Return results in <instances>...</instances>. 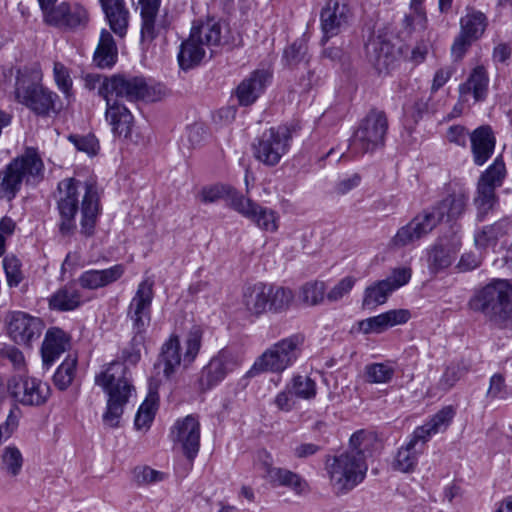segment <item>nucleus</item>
Wrapping results in <instances>:
<instances>
[{
  "instance_id": "36",
  "label": "nucleus",
  "mask_w": 512,
  "mask_h": 512,
  "mask_svg": "<svg viewBox=\"0 0 512 512\" xmlns=\"http://www.w3.org/2000/svg\"><path fill=\"white\" fill-rule=\"evenodd\" d=\"M424 452L423 449L408 441L400 447L395 455L392 468L402 473H412L415 471L419 456Z\"/></svg>"
},
{
  "instance_id": "33",
  "label": "nucleus",
  "mask_w": 512,
  "mask_h": 512,
  "mask_svg": "<svg viewBox=\"0 0 512 512\" xmlns=\"http://www.w3.org/2000/svg\"><path fill=\"white\" fill-rule=\"evenodd\" d=\"M489 78L487 71L483 66H477L473 69L467 81L460 85L459 92L461 98L472 94L475 101H482L486 98Z\"/></svg>"
},
{
  "instance_id": "43",
  "label": "nucleus",
  "mask_w": 512,
  "mask_h": 512,
  "mask_svg": "<svg viewBox=\"0 0 512 512\" xmlns=\"http://www.w3.org/2000/svg\"><path fill=\"white\" fill-rule=\"evenodd\" d=\"M76 371L77 357L74 355H68L54 373V385L59 390H66L72 384Z\"/></svg>"
},
{
  "instance_id": "51",
  "label": "nucleus",
  "mask_w": 512,
  "mask_h": 512,
  "mask_svg": "<svg viewBox=\"0 0 512 512\" xmlns=\"http://www.w3.org/2000/svg\"><path fill=\"white\" fill-rule=\"evenodd\" d=\"M307 44L303 40H296L284 50L283 58L286 64L294 67L301 63L307 64Z\"/></svg>"
},
{
  "instance_id": "3",
  "label": "nucleus",
  "mask_w": 512,
  "mask_h": 512,
  "mask_svg": "<svg viewBox=\"0 0 512 512\" xmlns=\"http://www.w3.org/2000/svg\"><path fill=\"white\" fill-rule=\"evenodd\" d=\"M468 199V194L462 191L449 193L431 211L418 214L401 227L392 238L393 246L403 247L412 244L430 233L441 221L458 219L465 212Z\"/></svg>"
},
{
  "instance_id": "60",
  "label": "nucleus",
  "mask_w": 512,
  "mask_h": 512,
  "mask_svg": "<svg viewBox=\"0 0 512 512\" xmlns=\"http://www.w3.org/2000/svg\"><path fill=\"white\" fill-rule=\"evenodd\" d=\"M157 14L158 13H140L142 42H151L156 38L158 34L156 27Z\"/></svg>"
},
{
  "instance_id": "54",
  "label": "nucleus",
  "mask_w": 512,
  "mask_h": 512,
  "mask_svg": "<svg viewBox=\"0 0 512 512\" xmlns=\"http://www.w3.org/2000/svg\"><path fill=\"white\" fill-rule=\"evenodd\" d=\"M511 396L505 383V378L502 374L496 373L491 376L489 381V388L486 393L488 399H502L505 400Z\"/></svg>"
},
{
  "instance_id": "16",
  "label": "nucleus",
  "mask_w": 512,
  "mask_h": 512,
  "mask_svg": "<svg viewBox=\"0 0 512 512\" xmlns=\"http://www.w3.org/2000/svg\"><path fill=\"white\" fill-rule=\"evenodd\" d=\"M154 280L145 277L137 286L127 308V319L131 322L132 332H147L151 323V307L154 298Z\"/></svg>"
},
{
  "instance_id": "32",
  "label": "nucleus",
  "mask_w": 512,
  "mask_h": 512,
  "mask_svg": "<svg viewBox=\"0 0 512 512\" xmlns=\"http://www.w3.org/2000/svg\"><path fill=\"white\" fill-rule=\"evenodd\" d=\"M512 230V223L508 219H501L491 225H486L475 231L474 243L478 249L494 247L504 236Z\"/></svg>"
},
{
  "instance_id": "4",
  "label": "nucleus",
  "mask_w": 512,
  "mask_h": 512,
  "mask_svg": "<svg viewBox=\"0 0 512 512\" xmlns=\"http://www.w3.org/2000/svg\"><path fill=\"white\" fill-rule=\"evenodd\" d=\"M127 367L121 361H112L96 374L95 384L100 386L108 395L104 422L110 427L118 426L132 392V385L127 376Z\"/></svg>"
},
{
  "instance_id": "22",
  "label": "nucleus",
  "mask_w": 512,
  "mask_h": 512,
  "mask_svg": "<svg viewBox=\"0 0 512 512\" xmlns=\"http://www.w3.org/2000/svg\"><path fill=\"white\" fill-rule=\"evenodd\" d=\"M42 329V320L25 312L15 311L7 317V332L16 344L29 346L40 337Z\"/></svg>"
},
{
  "instance_id": "63",
  "label": "nucleus",
  "mask_w": 512,
  "mask_h": 512,
  "mask_svg": "<svg viewBox=\"0 0 512 512\" xmlns=\"http://www.w3.org/2000/svg\"><path fill=\"white\" fill-rule=\"evenodd\" d=\"M19 413L20 411L17 408L11 409L6 421L0 424V441L2 439L7 440L16 430L19 424Z\"/></svg>"
},
{
  "instance_id": "50",
  "label": "nucleus",
  "mask_w": 512,
  "mask_h": 512,
  "mask_svg": "<svg viewBox=\"0 0 512 512\" xmlns=\"http://www.w3.org/2000/svg\"><path fill=\"white\" fill-rule=\"evenodd\" d=\"M145 341V333L132 332V338L128 347L122 351V359L129 364H137L141 359V350L145 345Z\"/></svg>"
},
{
  "instance_id": "2",
  "label": "nucleus",
  "mask_w": 512,
  "mask_h": 512,
  "mask_svg": "<svg viewBox=\"0 0 512 512\" xmlns=\"http://www.w3.org/2000/svg\"><path fill=\"white\" fill-rule=\"evenodd\" d=\"M106 102L105 118L115 135L128 137L131 134L133 116L125 102L135 103L139 100L155 101L151 88L140 76L113 74L108 77L102 88Z\"/></svg>"
},
{
  "instance_id": "21",
  "label": "nucleus",
  "mask_w": 512,
  "mask_h": 512,
  "mask_svg": "<svg viewBox=\"0 0 512 512\" xmlns=\"http://www.w3.org/2000/svg\"><path fill=\"white\" fill-rule=\"evenodd\" d=\"M239 362L236 356L227 349L220 350L213 356L200 372L199 389L207 391L221 383L225 377L236 369Z\"/></svg>"
},
{
  "instance_id": "53",
  "label": "nucleus",
  "mask_w": 512,
  "mask_h": 512,
  "mask_svg": "<svg viewBox=\"0 0 512 512\" xmlns=\"http://www.w3.org/2000/svg\"><path fill=\"white\" fill-rule=\"evenodd\" d=\"M455 416V410L452 406H445L434 414L427 422L432 427V430L437 434L444 432L451 424Z\"/></svg>"
},
{
  "instance_id": "11",
  "label": "nucleus",
  "mask_w": 512,
  "mask_h": 512,
  "mask_svg": "<svg viewBox=\"0 0 512 512\" xmlns=\"http://www.w3.org/2000/svg\"><path fill=\"white\" fill-rule=\"evenodd\" d=\"M326 470L336 495H346L366 478L368 464L365 457L341 452L328 459Z\"/></svg>"
},
{
  "instance_id": "45",
  "label": "nucleus",
  "mask_w": 512,
  "mask_h": 512,
  "mask_svg": "<svg viewBox=\"0 0 512 512\" xmlns=\"http://www.w3.org/2000/svg\"><path fill=\"white\" fill-rule=\"evenodd\" d=\"M23 466V457L16 446H7L2 450L0 468L11 476H17Z\"/></svg>"
},
{
  "instance_id": "55",
  "label": "nucleus",
  "mask_w": 512,
  "mask_h": 512,
  "mask_svg": "<svg viewBox=\"0 0 512 512\" xmlns=\"http://www.w3.org/2000/svg\"><path fill=\"white\" fill-rule=\"evenodd\" d=\"M53 75L58 89L67 97L70 96L72 91V79L68 68L61 62H55L53 66Z\"/></svg>"
},
{
  "instance_id": "46",
  "label": "nucleus",
  "mask_w": 512,
  "mask_h": 512,
  "mask_svg": "<svg viewBox=\"0 0 512 512\" xmlns=\"http://www.w3.org/2000/svg\"><path fill=\"white\" fill-rule=\"evenodd\" d=\"M157 409V398L150 393L149 397L141 404L135 417L134 425L140 429H148L151 425Z\"/></svg>"
},
{
  "instance_id": "19",
  "label": "nucleus",
  "mask_w": 512,
  "mask_h": 512,
  "mask_svg": "<svg viewBox=\"0 0 512 512\" xmlns=\"http://www.w3.org/2000/svg\"><path fill=\"white\" fill-rule=\"evenodd\" d=\"M230 207L243 217L252 221L261 230L274 233L279 227V215L276 211L263 207L245 197L236 195L232 198Z\"/></svg>"
},
{
  "instance_id": "6",
  "label": "nucleus",
  "mask_w": 512,
  "mask_h": 512,
  "mask_svg": "<svg viewBox=\"0 0 512 512\" xmlns=\"http://www.w3.org/2000/svg\"><path fill=\"white\" fill-rule=\"evenodd\" d=\"M39 68H24L16 76L14 98L37 116H48L56 111L58 95L42 83Z\"/></svg>"
},
{
  "instance_id": "17",
  "label": "nucleus",
  "mask_w": 512,
  "mask_h": 512,
  "mask_svg": "<svg viewBox=\"0 0 512 512\" xmlns=\"http://www.w3.org/2000/svg\"><path fill=\"white\" fill-rule=\"evenodd\" d=\"M169 436L184 456L193 461L200 449L201 425L198 416L191 414L177 419L170 428Z\"/></svg>"
},
{
  "instance_id": "49",
  "label": "nucleus",
  "mask_w": 512,
  "mask_h": 512,
  "mask_svg": "<svg viewBox=\"0 0 512 512\" xmlns=\"http://www.w3.org/2000/svg\"><path fill=\"white\" fill-rule=\"evenodd\" d=\"M373 441L374 437L371 433L364 430L356 431L351 435L349 448L345 452H351L366 458V453L369 451Z\"/></svg>"
},
{
  "instance_id": "7",
  "label": "nucleus",
  "mask_w": 512,
  "mask_h": 512,
  "mask_svg": "<svg viewBox=\"0 0 512 512\" xmlns=\"http://www.w3.org/2000/svg\"><path fill=\"white\" fill-rule=\"evenodd\" d=\"M470 306L495 324L512 329V285L507 280L497 279L486 285L477 292Z\"/></svg>"
},
{
  "instance_id": "24",
  "label": "nucleus",
  "mask_w": 512,
  "mask_h": 512,
  "mask_svg": "<svg viewBox=\"0 0 512 512\" xmlns=\"http://www.w3.org/2000/svg\"><path fill=\"white\" fill-rule=\"evenodd\" d=\"M411 319L408 309H392L359 321V330L364 334H381L390 328L404 325Z\"/></svg>"
},
{
  "instance_id": "30",
  "label": "nucleus",
  "mask_w": 512,
  "mask_h": 512,
  "mask_svg": "<svg viewBox=\"0 0 512 512\" xmlns=\"http://www.w3.org/2000/svg\"><path fill=\"white\" fill-rule=\"evenodd\" d=\"M471 149L476 165H483L493 154L495 137L489 126H480L470 134Z\"/></svg>"
},
{
  "instance_id": "25",
  "label": "nucleus",
  "mask_w": 512,
  "mask_h": 512,
  "mask_svg": "<svg viewBox=\"0 0 512 512\" xmlns=\"http://www.w3.org/2000/svg\"><path fill=\"white\" fill-rule=\"evenodd\" d=\"M110 29L120 38L126 36L130 12L124 0H99Z\"/></svg>"
},
{
  "instance_id": "64",
  "label": "nucleus",
  "mask_w": 512,
  "mask_h": 512,
  "mask_svg": "<svg viewBox=\"0 0 512 512\" xmlns=\"http://www.w3.org/2000/svg\"><path fill=\"white\" fill-rule=\"evenodd\" d=\"M473 42V40L464 36V34L459 33L451 47V55L453 59L455 61L461 60Z\"/></svg>"
},
{
  "instance_id": "28",
  "label": "nucleus",
  "mask_w": 512,
  "mask_h": 512,
  "mask_svg": "<svg viewBox=\"0 0 512 512\" xmlns=\"http://www.w3.org/2000/svg\"><path fill=\"white\" fill-rule=\"evenodd\" d=\"M125 267L122 264H116L107 269H91L84 271L78 278L82 288L95 290L116 282L122 277Z\"/></svg>"
},
{
  "instance_id": "34",
  "label": "nucleus",
  "mask_w": 512,
  "mask_h": 512,
  "mask_svg": "<svg viewBox=\"0 0 512 512\" xmlns=\"http://www.w3.org/2000/svg\"><path fill=\"white\" fill-rule=\"evenodd\" d=\"M48 301L50 309L57 311H72L84 303L81 291L69 285L58 289Z\"/></svg>"
},
{
  "instance_id": "57",
  "label": "nucleus",
  "mask_w": 512,
  "mask_h": 512,
  "mask_svg": "<svg viewBox=\"0 0 512 512\" xmlns=\"http://www.w3.org/2000/svg\"><path fill=\"white\" fill-rule=\"evenodd\" d=\"M69 140L74 144L77 150L85 152L90 156L96 155L99 150V142L92 134L85 136L70 135Z\"/></svg>"
},
{
  "instance_id": "38",
  "label": "nucleus",
  "mask_w": 512,
  "mask_h": 512,
  "mask_svg": "<svg viewBox=\"0 0 512 512\" xmlns=\"http://www.w3.org/2000/svg\"><path fill=\"white\" fill-rule=\"evenodd\" d=\"M487 24V17L482 12L473 11L460 19V33L476 41L484 34Z\"/></svg>"
},
{
  "instance_id": "52",
  "label": "nucleus",
  "mask_w": 512,
  "mask_h": 512,
  "mask_svg": "<svg viewBox=\"0 0 512 512\" xmlns=\"http://www.w3.org/2000/svg\"><path fill=\"white\" fill-rule=\"evenodd\" d=\"M3 268L8 285L10 287L18 286L23 280L20 260L13 255H8L3 259Z\"/></svg>"
},
{
  "instance_id": "41",
  "label": "nucleus",
  "mask_w": 512,
  "mask_h": 512,
  "mask_svg": "<svg viewBox=\"0 0 512 512\" xmlns=\"http://www.w3.org/2000/svg\"><path fill=\"white\" fill-rule=\"evenodd\" d=\"M268 310L274 313H281L288 310L294 300L292 289L283 286L270 284Z\"/></svg>"
},
{
  "instance_id": "23",
  "label": "nucleus",
  "mask_w": 512,
  "mask_h": 512,
  "mask_svg": "<svg viewBox=\"0 0 512 512\" xmlns=\"http://www.w3.org/2000/svg\"><path fill=\"white\" fill-rule=\"evenodd\" d=\"M271 77L272 74L268 70L257 69L244 78L235 90L239 105H252L265 91Z\"/></svg>"
},
{
  "instance_id": "39",
  "label": "nucleus",
  "mask_w": 512,
  "mask_h": 512,
  "mask_svg": "<svg viewBox=\"0 0 512 512\" xmlns=\"http://www.w3.org/2000/svg\"><path fill=\"white\" fill-rule=\"evenodd\" d=\"M469 370L470 364L465 360L451 362L439 379L438 388L443 392L449 391Z\"/></svg>"
},
{
  "instance_id": "62",
  "label": "nucleus",
  "mask_w": 512,
  "mask_h": 512,
  "mask_svg": "<svg viewBox=\"0 0 512 512\" xmlns=\"http://www.w3.org/2000/svg\"><path fill=\"white\" fill-rule=\"evenodd\" d=\"M435 434L430 424L426 422L413 431L409 441L424 450L426 443Z\"/></svg>"
},
{
  "instance_id": "10",
  "label": "nucleus",
  "mask_w": 512,
  "mask_h": 512,
  "mask_svg": "<svg viewBox=\"0 0 512 512\" xmlns=\"http://www.w3.org/2000/svg\"><path fill=\"white\" fill-rule=\"evenodd\" d=\"M304 341V335L296 333L274 343L256 358L247 376L255 377L264 372L281 374L301 356Z\"/></svg>"
},
{
  "instance_id": "29",
  "label": "nucleus",
  "mask_w": 512,
  "mask_h": 512,
  "mask_svg": "<svg viewBox=\"0 0 512 512\" xmlns=\"http://www.w3.org/2000/svg\"><path fill=\"white\" fill-rule=\"evenodd\" d=\"M69 345V336L62 329L57 327L48 329L41 347L43 363L51 366Z\"/></svg>"
},
{
  "instance_id": "37",
  "label": "nucleus",
  "mask_w": 512,
  "mask_h": 512,
  "mask_svg": "<svg viewBox=\"0 0 512 512\" xmlns=\"http://www.w3.org/2000/svg\"><path fill=\"white\" fill-rule=\"evenodd\" d=\"M456 249L450 245L435 244L428 251V268L432 273H438L454 262Z\"/></svg>"
},
{
  "instance_id": "59",
  "label": "nucleus",
  "mask_w": 512,
  "mask_h": 512,
  "mask_svg": "<svg viewBox=\"0 0 512 512\" xmlns=\"http://www.w3.org/2000/svg\"><path fill=\"white\" fill-rule=\"evenodd\" d=\"M134 478L138 484L147 485L163 481L165 474L151 467L143 466L134 469Z\"/></svg>"
},
{
  "instance_id": "42",
  "label": "nucleus",
  "mask_w": 512,
  "mask_h": 512,
  "mask_svg": "<svg viewBox=\"0 0 512 512\" xmlns=\"http://www.w3.org/2000/svg\"><path fill=\"white\" fill-rule=\"evenodd\" d=\"M326 297V285L323 281L315 280L302 285L299 289V300L306 306H317Z\"/></svg>"
},
{
  "instance_id": "47",
  "label": "nucleus",
  "mask_w": 512,
  "mask_h": 512,
  "mask_svg": "<svg viewBox=\"0 0 512 512\" xmlns=\"http://www.w3.org/2000/svg\"><path fill=\"white\" fill-rule=\"evenodd\" d=\"M287 389H290L293 395L301 399L309 400L316 396V384L307 376H294L291 384L287 385Z\"/></svg>"
},
{
  "instance_id": "14",
  "label": "nucleus",
  "mask_w": 512,
  "mask_h": 512,
  "mask_svg": "<svg viewBox=\"0 0 512 512\" xmlns=\"http://www.w3.org/2000/svg\"><path fill=\"white\" fill-rule=\"evenodd\" d=\"M41 11L44 23L64 31L85 28L89 22L87 10L78 3L50 4L41 8Z\"/></svg>"
},
{
  "instance_id": "5",
  "label": "nucleus",
  "mask_w": 512,
  "mask_h": 512,
  "mask_svg": "<svg viewBox=\"0 0 512 512\" xmlns=\"http://www.w3.org/2000/svg\"><path fill=\"white\" fill-rule=\"evenodd\" d=\"M231 41L228 24L208 20L193 27L189 38L182 42L178 53V62L183 70L198 65L205 56V46L208 48L229 44Z\"/></svg>"
},
{
  "instance_id": "35",
  "label": "nucleus",
  "mask_w": 512,
  "mask_h": 512,
  "mask_svg": "<svg viewBox=\"0 0 512 512\" xmlns=\"http://www.w3.org/2000/svg\"><path fill=\"white\" fill-rule=\"evenodd\" d=\"M118 51L112 34L103 29L93 60L100 68H111L117 61Z\"/></svg>"
},
{
  "instance_id": "27",
  "label": "nucleus",
  "mask_w": 512,
  "mask_h": 512,
  "mask_svg": "<svg viewBox=\"0 0 512 512\" xmlns=\"http://www.w3.org/2000/svg\"><path fill=\"white\" fill-rule=\"evenodd\" d=\"M270 284L257 282L244 288L242 304L252 316L259 317L268 310Z\"/></svg>"
},
{
  "instance_id": "58",
  "label": "nucleus",
  "mask_w": 512,
  "mask_h": 512,
  "mask_svg": "<svg viewBox=\"0 0 512 512\" xmlns=\"http://www.w3.org/2000/svg\"><path fill=\"white\" fill-rule=\"evenodd\" d=\"M412 276V270L409 267H398L391 271L390 275L384 279L389 284L392 292L406 285Z\"/></svg>"
},
{
  "instance_id": "26",
  "label": "nucleus",
  "mask_w": 512,
  "mask_h": 512,
  "mask_svg": "<svg viewBox=\"0 0 512 512\" xmlns=\"http://www.w3.org/2000/svg\"><path fill=\"white\" fill-rule=\"evenodd\" d=\"M267 481L273 487H286L296 495L307 494L310 490L308 482L299 474L270 464L267 467Z\"/></svg>"
},
{
  "instance_id": "40",
  "label": "nucleus",
  "mask_w": 512,
  "mask_h": 512,
  "mask_svg": "<svg viewBox=\"0 0 512 512\" xmlns=\"http://www.w3.org/2000/svg\"><path fill=\"white\" fill-rule=\"evenodd\" d=\"M392 293L393 292L389 288V284L386 283L384 279L376 281L366 287L364 291L362 307L371 309L382 305L388 300Z\"/></svg>"
},
{
  "instance_id": "1",
  "label": "nucleus",
  "mask_w": 512,
  "mask_h": 512,
  "mask_svg": "<svg viewBox=\"0 0 512 512\" xmlns=\"http://www.w3.org/2000/svg\"><path fill=\"white\" fill-rule=\"evenodd\" d=\"M59 215L58 229L62 236H71L76 230V215L80 209V232L85 237L94 235L100 201L97 187L92 183L82 185L75 178L61 180L54 194Z\"/></svg>"
},
{
  "instance_id": "15",
  "label": "nucleus",
  "mask_w": 512,
  "mask_h": 512,
  "mask_svg": "<svg viewBox=\"0 0 512 512\" xmlns=\"http://www.w3.org/2000/svg\"><path fill=\"white\" fill-rule=\"evenodd\" d=\"M290 147V134L285 128H270L253 143L254 157L267 166L277 165Z\"/></svg>"
},
{
  "instance_id": "44",
  "label": "nucleus",
  "mask_w": 512,
  "mask_h": 512,
  "mask_svg": "<svg viewBox=\"0 0 512 512\" xmlns=\"http://www.w3.org/2000/svg\"><path fill=\"white\" fill-rule=\"evenodd\" d=\"M395 367L392 362L372 363L365 367L366 379L370 383L385 384L392 380Z\"/></svg>"
},
{
  "instance_id": "20",
  "label": "nucleus",
  "mask_w": 512,
  "mask_h": 512,
  "mask_svg": "<svg viewBox=\"0 0 512 512\" xmlns=\"http://www.w3.org/2000/svg\"><path fill=\"white\" fill-rule=\"evenodd\" d=\"M351 19L352 11L345 0H328L320 13L322 44L348 27Z\"/></svg>"
},
{
  "instance_id": "56",
  "label": "nucleus",
  "mask_w": 512,
  "mask_h": 512,
  "mask_svg": "<svg viewBox=\"0 0 512 512\" xmlns=\"http://www.w3.org/2000/svg\"><path fill=\"white\" fill-rule=\"evenodd\" d=\"M356 283V278L346 276L335 284L327 293L326 298L330 302H337L348 295Z\"/></svg>"
},
{
  "instance_id": "31",
  "label": "nucleus",
  "mask_w": 512,
  "mask_h": 512,
  "mask_svg": "<svg viewBox=\"0 0 512 512\" xmlns=\"http://www.w3.org/2000/svg\"><path fill=\"white\" fill-rule=\"evenodd\" d=\"M368 61L379 73H387L396 62V55L388 42L379 39L370 40L366 45Z\"/></svg>"
},
{
  "instance_id": "12",
  "label": "nucleus",
  "mask_w": 512,
  "mask_h": 512,
  "mask_svg": "<svg viewBox=\"0 0 512 512\" xmlns=\"http://www.w3.org/2000/svg\"><path fill=\"white\" fill-rule=\"evenodd\" d=\"M505 174V164L499 158H496L485 172L481 174L473 200L477 210L476 217L478 221H484L488 214L497 208L499 199L495 190L503 184Z\"/></svg>"
},
{
  "instance_id": "8",
  "label": "nucleus",
  "mask_w": 512,
  "mask_h": 512,
  "mask_svg": "<svg viewBox=\"0 0 512 512\" xmlns=\"http://www.w3.org/2000/svg\"><path fill=\"white\" fill-rule=\"evenodd\" d=\"M42 159L33 149H27L21 156L12 160L0 171V201L11 202L17 196L23 181L38 183L43 178Z\"/></svg>"
},
{
  "instance_id": "61",
  "label": "nucleus",
  "mask_w": 512,
  "mask_h": 512,
  "mask_svg": "<svg viewBox=\"0 0 512 512\" xmlns=\"http://www.w3.org/2000/svg\"><path fill=\"white\" fill-rule=\"evenodd\" d=\"M0 356L7 359L15 370L23 371L25 369V357L17 347L13 345H4L0 349Z\"/></svg>"
},
{
  "instance_id": "48",
  "label": "nucleus",
  "mask_w": 512,
  "mask_h": 512,
  "mask_svg": "<svg viewBox=\"0 0 512 512\" xmlns=\"http://www.w3.org/2000/svg\"><path fill=\"white\" fill-rule=\"evenodd\" d=\"M236 195L240 194L233 190L230 186L217 184L204 187L202 189L201 201L204 203H214L221 199H227L229 201L228 205L230 206L232 198Z\"/></svg>"
},
{
  "instance_id": "9",
  "label": "nucleus",
  "mask_w": 512,
  "mask_h": 512,
  "mask_svg": "<svg viewBox=\"0 0 512 512\" xmlns=\"http://www.w3.org/2000/svg\"><path fill=\"white\" fill-rule=\"evenodd\" d=\"M202 330L198 326L192 327L185 339V351L181 353L180 339L176 334L164 341L157 360V368L162 370L165 379H172L181 365L190 366L196 359L202 345Z\"/></svg>"
},
{
  "instance_id": "18",
  "label": "nucleus",
  "mask_w": 512,
  "mask_h": 512,
  "mask_svg": "<svg viewBox=\"0 0 512 512\" xmlns=\"http://www.w3.org/2000/svg\"><path fill=\"white\" fill-rule=\"evenodd\" d=\"M8 391L17 402L25 406L44 405L51 395L50 385L35 377L11 379Z\"/></svg>"
},
{
  "instance_id": "13",
  "label": "nucleus",
  "mask_w": 512,
  "mask_h": 512,
  "mask_svg": "<svg viewBox=\"0 0 512 512\" xmlns=\"http://www.w3.org/2000/svg\"><path fill=\"white\" fill-rule=\"evenodd\" d=\"M388 130V120L383 111L371 110L361 121L351 139V150L358 154L373 152L382 147Z\"/></svg>"
}]
</instances>
